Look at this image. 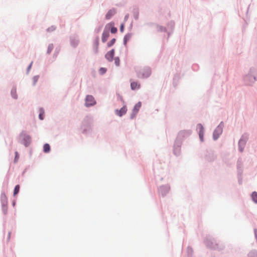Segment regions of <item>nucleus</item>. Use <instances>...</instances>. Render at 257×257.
<instances>
[{"mask_svg": "<svg viewBox=\"0 0 257 257\" xmlns=\"http://www.w3.org/2000/svg\"><path fill=\"white\" fill-rule=\"evenodd\" d=\"M115 42V39H112L110 42H109L107 44L108 47H110L112 46Z\"/></svg>", "mask_w": 257, "mask_h": 257, "instance_id": "obj_17", "label": "nucleus"}, {"mask_svg": "<svg viewBox=\"0 0 257 257\" xmlns=\"http://www.w3.org/2000/svg\"><path fill=\"white\" fill-rule=\"evenodd\" d=\"M30 139L31 138H30V136H27L26 137V142L25 144V145L26 146H27L28 145H29L30 144Z\"/></svg>", "mask_w": 257, "mask_h": 257, "instance_id": "obj_18", "label": "nucleus"}, {"mask_svg": "<svg viewBox=\"0 0 257 257\" xmlns=\"http://www.w3.org/2000/svg\"><path fill=\"white\" fill-rule=\"evenodd\" d=\"M127 108L126 106H123L120 110H116L115 112L117 115L121 116L123 114H125Z\"/></svg>", "mask_w": 257, "mask_h": 257, "instance_id": "obj_3", "label": "nucleus"}, {"mask_svg": "<svg viewBox=\"0 0 257 257\" xmlns=\"http://www.w3.org/2000/svg\"><path fill=\"white\" fill-rule=\"evenodd\" d=\"M109 37L108 32H103L102 36V41L104 43L105 42Z\"/></svg>", "mask_w": 257, "mask_h": 257, "instance_id": "obj_11", "label": "nucleus"}, {"mask_svg": "<svg viewBox=\"0 0 257 257\" xmlns=\"http://www.w3.org/2000/svg\"><path fill=\"white\" fill-rule=\"evenodd\" d=\"M116 13V10L114 9L109 10L105 15V18L107 20L110 19Z\"/></svg>", "mask_w": 257, "mask_h": 257, "instance_id": "obj_4", "label": "nucleus"}, {"mask_svg": "<svg viewBox=\"0 0 257 257\" xmlns=\"http://www.w3.org/2000/svg\"><path fill=\"white\" fill-rule=\"evenodd\" d=\"M198 128L199 129V138L201 141H203V135H204V128L201 124L198 125Z\"/></svg>", "mask_w": 257, "mask_h": 257, "instance_id": "obj_6", "label": "nucleus"}, {"mask_svg": "<svg viewBox=\"0 0 257 257\" xmlns=\"http://www.w3.org/2000/svg\"><path fill=\"white\" fill-rule=\"evenodd\" d=\"M2 198H4V199L5 200H6V196L5 195H4L3 196H2Z\"/></svg>", "mask_w": 257, "mask_h": 257, "instance_id": "obj_27", "label": "nucleus"}, {"mask_svg": "<svg viewBox=\"0 0 257 257\" xmlns=\"http://www.w3.org/2000/svg\"><path fill=\"white\" fill-rule=\"evenodd\" d=\"M136 72L138 77L141 79L147 78L151 74V70L149 68H138Z\"/></svg>", "mask_w": 257, "mask_h": 257, "instance_id": "obj_1", "label": "nucleus"}, {"mask_svg": "<svg viewBox=\"0 0 257 257\" xmlns=\"http://www.w3.org/2000/svg\"><path fill=\"white\" fill-rule=\"evenodd\" d=\"M141 105L142 104L141 102H138L134 106L133 109V113H134L135 114H137L139 111V109H140Z\"/></svg>", "mask_w": 257, "mask_h": 257, "instance_id": "obj_9", "label": "nucleus"}, {"mask_svg": "<svg viewBox=\"0 0 257 257\" xmlns=\"http://www.w3.org/2000/svg\"><path fill=\"white\" fill-rule=\"evenodd\" d=\"M221 128L219 126H218L214 132V139L216 140L218 138L219 135L221 133Z\"/></svg>", "mask_w": 257, "mask_h": 257, "instance_id": "obj_8", "label": "nucleus"}, {"mask_svg": "<svg viewBox=\"0 0 257 257\" xmlns=\"http://www.w3.org/2000/svg\"><path fill=\"white\" fill-rule=\"evenodd\" d=\"M251 198L254 203H257V192H252V193L251 194Z\"/></svg>", "mask_w": 257, "mask_h": 257, "instance_id": "obj_13", "label": "nucleus"}, {"mask_svg": "<svg viewBox=\"0 0 257 257\" xmlns=\"http://www.w3.org/2000/svg\"><path fill=\"white\" fill-rule=\"evenodd\" d=\"M43 150L45 153H48L50 151V147L49 144H45L43 147Z\"/></svg>", "mask_w": 257, "mask_h": 257, "instance_id": "obj_12", "label": "nucleus"}, {"mask_svg": "<svg viewBox=\"0 0 257 257\" xmlns=\"http://www.w3.org/2000/svg\"><path fill=\"white\" fill-rule=\"evenodd\" d=\"M19 158V154L17 152H15V162H16L17 161V159Z\"/></svg>", "mask_w": 257, "mask_h": 257, "instance_id": "obj_22", "label": "nucleus"}, {"mask_svg": "<svg viewBox=\"0 0 257 257\" xmlns=\"http://www.w3.org/2000/svg\"><path fill=\"white\" fill-rule=\"evenodd\" d=\"M6 202V203L7 202V201H6V200H4V202Z\"/></svg>", "mask_w": 257, "mask_h": 257, "instance_id": "obj_29", "label": "nucleus"}, {"mask_svg": "<svg viewBox=\"0 0 257 257\" xmlns=\"http://www.w3.org/2000/svg\"><path fill=\"white\" fill-rule=\"evenodd\" d=\"M19 190L20 186L19 185H16L14 189V195H16L19 193Z\"/></svg>", "mask_w": 257, "mask_h": 257, "instance_id": "obj_15", "label": "nucleus"}, {"mask_svg": "<svg viewBox=\"0 0 257 257\" xmlns=\"http://www.w3.org/2000/svg\"><path fill=\"white\" fill-rule=\"evenodd\" d=\"M106 69L104 68H101L99 69V72L101 74H104L106 72Z\"/></svg>", "mask_w": 257, "mask_h": 257, "instance_id": "obj_19", "label": "nucleus"}, {"mask_svg": "<svg viewBox=\"0 0 257 257\" xmlns=\"http://www.w3.org/2000/svg\"><path fill=\"white\" fill-rule=\"evenodd\" d=\"M53 49V46L52 45H49L48 47V53H50Z\"/></svg>", "mask_w": 257, "mask_h": 257, "instance_id": "obj_23", "label": "nucleus"}, {"mask_svg": "<svg viewBox=\"0 0 257 257\" xmlns=\"http://www.w3.org/2000/svg\"><path fill=\"white\" fill-rule=\"evenodd\" d=\"M114 63L116 66H118L119 65L120 60L118 57H115L114 59Z\"/></svg>", "mask_w": 257, "mask_h": 257, "instance_id": "obj_16", "label": "nucleus"}, {"mask_svg": "<svg viewBox=\"0 0 257 257\" xmlns=\"http://www.w3.org/2000/svg\"><path fill=\"white\" fill-rule=\"evenodd\" d=\"M33 79H34V84H35L37 82V81H38V76H35L33 78Z\"/></svg>", "mask_w": 257, "mask_h": 257, "instance_id": "obj_24", "label": "nucleus"}, {"mask_svg": "<svg viewBox=\"0 0 257 257\" xmlns=\"http://www.w3.org/2000/svg\"><path fill=\"white\" fill-rule=\"evenodd\" d=\"M114 51L113 49L111 50L109 52H107L105 55V58L109 61H111L112 60L113 57L114 56Z\"/></svg>", "mask_w": 257, "mask_h": 257, "instance_id": "obj_5", "label": "nucleus"}, {"mask_svg": "<svg viewBox=\"0 0 257 257\" xmlns=\"http://www.w3.org/2000/svg\"><path fill=\"white\" fill-rule=\"evenodd\" d=\"M140 86V84L138 82L133 81L131 83V87L132 90L138 89Z\"/></svg>", "mask_w": 257, "mask_h": 257, "instance_id": "obj_7", "label": "nucleus"}, {"mask_svg": "<svg viewBox=\"0 0 257 257\" xmlns=\"http://www.w3.org/2000/svg\"><path fill=\"white\" fill-rule=\"evenodd\" d=\"M189 133L188 132L185 131H182L178 133V137L179 138H181L189 135Z\"/></svg>", "mask_w": 257, "mask_h": 257, "instance_id": "obj_10", "label": "nucleus"}, {"mask_svg": "<svg viewBox=\"0 0 257 257\" xmlns=\"http://www.w3.org/2000/svg\"><path fill=\"white\" fill-rule=\"evenodd\" d=\"M3 211H4V214H6L7 213V207L5 206L4 204H3Z\"/></svg>", "mask_w": 257, "mask_h": 257, "instance_id": "obj_20", "label": "nucleus"}, {"mask_svg": "<svg viewBox=\"0 0 257 257\" xmlns=\"http://www.w3.org/2000/svg\"><path fill=\"white\" fill-rule=\"evenodd\" d=\"M128 38L126 36H125L124 38V43L125 44L127 42V41L128 40Z\"/></svg>", "mask_w": 257, "mask_h": 257, "instance_id": "obj_25", "label": "nucleus"}, {"mask_svg": "<svg viewBox=\"0 0 257 257\" xmlns=\"http://www.w3.org/2000/svg\"><path fill=\"white\" fill-rule=\"evenodd\" d=\"M123 28H124V25H123V24H122V25H121V26H120V31H121V32H122V31H123Z\"/></svg>", "mask_w": 257, "mask_h": 257, "instance_id": "obj_26", "label": "nucleus"}, {"mask_svg": "<svg viewBox=\"0 0 257 257\" xmlns=\"http://www.w3.org/2000/svg\"><path fill=\"white\" fill-rule=\"evenodd\" d=\"M95 103L93 97L91 95H87L85 99V104L87 106H91Z\"/></svg>", "mask_w": 257, "mask_h": 257, "instance_id": "obj_2", "label": "nucleus"}, {"mask_svg": "<svg viewBox=\"0 0 257 257\" xmlns=\"http://www.w3.org/2000/svg\"><path fill=\"white\" fill-rule=\"evenodd\" d=\"M117 31V29L116 28L113 27L111 29V32L112 33H115Z\"/></svg>", "mask_w": 257, "mask_h": 257, "instance_id": "obj_21", "label": "nucleus"}, {"mask_svg": "<svg viewBox=\"0 0 257 257\" xmlns=\"http://www.w3.org/2000/svg\"><path fill=\"white\" fill-rule=\"evenodd\" d=\"M6 202V203L7 202V201H6V200H4V202Z\"/></svg>", "mask_w": 257, "mask_h": 257, "instance_id": "obj_28", "label": "nucleus"}, {"mask_svg": "<svg viewBox=\"0 0 257 257\" xmlns=\"http://www.w3.org/2000/svg\"><path fill=\"white\" fill-rule=\"evenodd\" d=\"M39 117L40 119L42 120L44 118V110L42 108L39 109Z\"/></svg>", "mask_w": 257, "mask_h": 257, "instance_id": "obj_14", "label": "nucleus"}]
</instances>
